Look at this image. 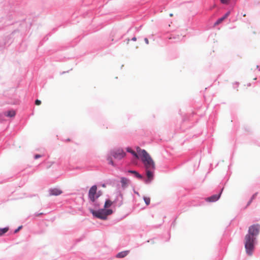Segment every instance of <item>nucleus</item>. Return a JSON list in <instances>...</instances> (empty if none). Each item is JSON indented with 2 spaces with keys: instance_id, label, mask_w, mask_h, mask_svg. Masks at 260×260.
I'll list each match as a JSON object with an SVG mask.
<instances>
[{
  "instance_id": "f257e3e1",
  "label": "nucleus",
  "mask_w": 260,
  "mask_h": 260,
  "mask_svg": "<svg viewBox=\"0 0 260 260\" xmlns=\"http://www.w3.org/2000/svg\"><path fill=\"white\" fill-rule=\"evenodd\" d=\"M137 152L141 157V160L144 164L146 169H155V164L149 154L144 149L140 147L137 148Z\"/></svg>"
},
{
  "instance_id": "f03ea898",
  "label": "nucleus",
  "mask_w": 260,
  "mask_h": 260,
  "mask_svg": "<svg viewBox=\"0 0 260 260\" xmlns=\"http://www.w3.org/2000/svg\"><path fill=\"white\" fill-rule=\"evenodd\" d=\"M256 242L255 237H251L250 235H246L245 237V248L246 253L248 255H251L254 249V244Z\"/></svg>"
},
{
  "instance_id": "7ed1b4c3",
  "label": "nucleus",
  "mask_w": 260,
  "mask_h": 260,
  "mask_svg": "<svg viewBox=\"0 0 260 260\" xmlns=\"http://www.w3.org/2000/svg\"><path fill=\"white\" fill-rule=\"evenodd\" d=\"M90 211L94 217L103 220L107 219V216L113 213L112 210L105 208L100 209L98 211L90 209Z\"/></svg>"
},
{
  "instance_id": "20e7f679",
  "label": "nucleus",
  "mask_w": 260,
  "mask_h": 260,
  "mask_svg": "<svg viewBox=\"0 0 260 260\" xmlns=\"http://www.w3.org/2000/svg\"><path fill=\"white\" fill-rule=\"evenodd\" d=\"M102 194L101 191H97V186L94 185L92 186L88 191V198L90 201L95 203L96 200L100 197Z\"/></svg>"
},
{
  "instance_id": "39448f33",
  "label": "nucleus",
  "mask_w": 260,
  "mask_h": 260,
  "mask_svg": "<svg viewBox=\"0 0 260 260\" xmlns=\"http://www.w3.org/2000/svg\"><path fill=\"white\" fill-rule=\"evenodd\" d=\"M260 230V225L258 224H253L249 226L248 229V233L247 235H250L251 237H256L259 234Z\"/></svg>"
},
{
  "instance_id": "423d86ee",
  "label": "nucleus",
  "mask_w": 260,
  "mask_h": 260,
  "mask_svg": "<svg viewBox=\"0 0 260 260\" xmlns=\"http://www.w3.org/2000/svg\"><path fill=\"white\" fill-rule=\"evenodd\" d=\"M113 156L116 159H121L126 155L125 152L122 149H118L112 152Z\"/></svg>"
},
{
  "instance_id": "0eeeda50",
  "label": "nucleus",
  "mask_w": 260,
  "mask_h": 260,
  "mask_svg": "<svg viewBox=\"0 0 260 260\" xmlns=\"http://www.w3.org/2000/svg\"><path fill=\"white\" fill-rule=\"evenodd\" d=\"M152 171L153 170L152 169H146V176L147 177V179L146 180L147 183L151 182L153 178V173Z\"/></svg>"
},
{
  "instance_id": "6e6552de",
  "label": "nucleus",
  "mask_w": 260,
  "mask_h": 260,
  "mask_svg": "<svg viewBox=\"0 0 260 260\" xmlns=\"http://www.w3.org/2000/svg\"><path fill=\"white\" fill-rule=\"evenodd\" d=\"M221 193V192H220L218 194L213 195V196L207 198L206 201L208 202H215L219 199Z\"/></svg>"
},
{
  "instance_id": "1a4fd4ad",
  "label": "nucleus",
  "mask_w": 260,
  "mask_h": 260,
  "mask_svg": "<svg viewBox=\"0 0 260 260\" xmlns=\"http://www.w3.org/2000/svg\"><path fill=\"white\" fill-rule=\"evenodd\" d=\"M62 191L58 188H53L49 190L50 196H58L61 194Z\"/></svg>"
},
{
  "instance_id": "9d476101",
  "label": "nucleus",
  "mask_w": 260,
  "mask_h": 260,
  "mask_svg": "<svg viewBox=\"0 0 260 260\" xmlns=\"http://www.w3.org/2000/svg\"><path fill=\"white\" fill-rule=\"evenodd\" d=\"M129 250H125L118 253L116 256L117 258H123L126 256L128 253Z\"/></svg>"
},
{
  "instance_id": "9b49d317",
  "label": "nucleus",
  "mask_w": 260,
  "mask_h": 260,
  "mask_svg": "<svg viewBox=\"0 0 260 260\" xmlns=\"http://www.w3.org/2000/svg\"><path fill=\"white\" fill-rule=\"evenodd\" d=\"M5 115L8 117H13L16 115V112L14 110H10L6 112Z\"/></svg>"
},
{
  "instance_id": "f8f14e48",
  "label": "nucleus",
  "mask_w": 260,
  "mask_h": 260,
  "mask_svg": "<svg viewBox=\"0 0 260 260\" xmlns=\"http://www.w3.org/2000/svg\"><path fill=\"white\" fill-rule=\"evenodd\" d=\"M128 172L134 174L137 178L140 179H142L143 178V176L136 171L129 170Z\"/></svg>"
},
{
  "instance_id": "ddd939ff",
  "label": "nucleus",
  "mask_w": 260,
  "mask_h": 260,
  "mask_svg": "<svg viewBox=\"0 0 260 260\" xmlns=\"http://www.w3.org/2000/svg\"><path fill=\"white\" fill-rule=\"evenodd\" d=\"M113 204V202L110 200H107L104 204V208L107 209L108 208L111 207Z\"/></svg>"
},
{
  "instance_id": "4468645a",
  "label": "nucleus",
  "mask_w": 260,
  "mask_h": 260,
  "mask_svg": "<svg viewBox=\"0 0 260 260\" xmlns=\"http://www.w3.org/2000/svg\"><path fill=\"white\" fill-rule=\"evenodd\" d=\"M127 151L131 153L136 158H139V154L138 153H136L135 151H134V150H133L131 148H127Z\"/></svg>"
},
{
  "instance_id": "2eb2a0df",
  "label": "nucleus",
  "mask_w": 260,
  "mask_h": 260,
  "mask_svg": "<svg viewBox=\"0 0 260 260\" xmlns=\"http://www.w3.org/2000/svg\"><path fill=\"white\" fill-rule=\"evenodd\" d=\"M9 230L8 228H5L3 229H0V236L3 235L5 233L7 232Z\"/></svg>"
},
{
  "instance_id": "dca6fc26",
  "label": "nucleus",
  "mask_w": 260,
  "mask_h": 260,
  "mask_svg": "<svg viewBox=\"0 0 260 260\" xmlns=\"http://www.w3.org/2000/svg\"><path fill=\"white\" fill-rule=\"evenodd\" d=\"M225 19H226L225 18H224V16L222 17L221 18H219V19H218L216 22L215 23V25H218L220 23H221Z\"/></svg>"
},
{
  "instance_id": "f3484780",
  "label": "nucleus",
  "mask_w": 260,
  "mask_h": 260,
  "mask_svg": "<svg viewBox=\"0 0 260 260\" xmlns=\"http://www.w3.org/2000/svg\"><path fill=\"white\" fill-rule=\"evenodd\" d=\"M144 200L147 205H149L150 203V199L149 197H144Z\"/></svg>"
},
{
  "instance_id": "a211bd4d",
  "label": "nucleus",
  "mask_w": 260,
  "mask_h": 260,
  "mask_svg": "<svg viewBox=\"0 0 260 260\" xmlns=\"http://www.w3.org/2000/svg\"><path fill=\"white\" fill-rule=\"evenodd\" d=\"M127 182H128V180L125 178L123 177L121 179V182L122 183V184L123 185L126 184L127 183Z\"/></svg>"
},
{
  "instance_id": "6ab92c4d",
  "label": "nucleus",
  "mask_w": 260,
  "mask_h": 260,
  "mask_svg": "<svg viewBox=\"0 0 260 260\" xmlns=\"http://www.w3.org/2000/svg\"><path fill=\"white\" fill-rule=\"evenodd\" d=\"M35 104L37 106H39L41 104V101L39 100H37L35 101Z\"/></svg>"
},
{
  "instance_id": "aec40b11",
  "label": "nucleus",
  "mask_w": 260,
  "mask_h": 260,
  "mask_svg": "<svg viewBox=\"0 0 260 260\" xmlns=\"http://www.w3.org/2000/svg\"><path fill=\"white\" fill-rule=\"evenodd\" d=\"M22 228V226L21 225V226H19L15 231H14V233H17L20 229H21Z\"/></svg>"
},
{
  "instance_id": "412c9836",
  "label": "nucleus",
  "mask_w": 260,
  "mask_h": 260,
  "mask_svg": "<svg viewBox=\"0 0 260 260\" xmlns=\"http://www.w3.org/2000/svg\"><path fill=\"white\" fill-rule=\"evenodd\" d=\"M108 160L109 161V164H111L112 165H114V163L113 160H112V158L111 157L108 158Z\"/></svg>"
},
{
  "instance_id": "4be33fe9",
  "label": "nucleus",
  "mask_w": 260,
  "mask_h": 260,
  "mask_svg": "<svg viewBox=\"0 0 260 260\" xmlns=\"http://www.w3.org/2000/svg\"><path fill=\"white\" fill-rule=\"evenodd\" d=\"M256 195H257V193H255V194H254L252 196V198L251 199V200L249 202V203L252 201V200H253L256 197Z\"/></svg>"
},
{
  "instance_id": "5701e85b",
  "label": "nucleus",
  "mask_w": 260,
  "mask_h": 260,
  "mask_svg": "<svg viewBox=\"0 0 260 260\" xmlns=\"http://www.w3.org/2000/svg\"><path fill=\"white\" fill-rule=\"evenodd\" d=\"M222 4H228L229 0H220Z\"/></svg>"
},
{
  "instance_id": "b1692460",
  "label": "nucleus",
  "mask_w": 260,
  "mask_h": 260,
  "mask_svg": "<svg viewBox=\"0 0 260 260\" xmlns=\"http://www.w3.org/2000/svg\"><path fill=\"white\" fill-rule=\"evenodd\" d=\"M42 156L40 154H36L34 156L35 159H38L40 158Z\"/></svg>"
},
{
  "instance_id": "393cba45",
  "label": "nucleus",
  "mask_w": 260,
  "mask_h": 260,
  "mask_svg": "<svg viewBox=\"0 0 260 260\" xmlns=\"http://www.w3.org/2000/svg\"><path fill=\"white\" fill-rule=\"evenodd\" d=\"M230 14V12H228L223 16L224 18H226Z\"/></svg>"
},
{
  "instance_id": "a878e982",
  "label": "nucleus",
  "mask_w": 260,
  "mask_h": 260,
  "mask_svg": "<svg viewBox=\"0 0 260 260\" xmlns=\"http://www.w3.org/2000/svg\"><path fill=\"white\" fill-rule=\"evenodd\" d=\"M144 41L146 43V44H149V40L147 38H145L144 39Z\"/></svg>"
},
{
  "instance_id": "bb28decb",
  "label": "nucleus",
  "mask_w": 260,
  "mask_h": 260,
  "mask_svg": "<svg viewBox=\"0 0 260 260\" xmlns=\"http://www.w3.org/2000/svg\"><path fill=\"white\" fill-rule=\"evenodd\" d=\"M66 142H69L71 141V139L70 138H68L64 140Z\"/></svg>"
},
{
  "instance_id": "cd10ccee",
  "label": "nucleus",
  "mask_w": 260,
  "mask_h": 260,
  "mask_svg": "<svg viewBox=\"0 0 260 260\" xmlns=\"http://www.w3.org/2000/svg\"><path fill=\"white\" fill-rule=\"evenodd\" d=\"M94 205H95V207H97V208H98V207H100V205L99 204H96V203H95V204H94Z\"/></svg>"
},
{
  "instance_id": "c85d7f7f",
  "label": "nucleus",
  "mask_w": 260,
  "mask_h": 260,
  "mask_svg": "<svg viewBox=\"0 0 260 260\" xmlns=\"http://www.w3.org/2000/svg\"><path fill=\"white\" fill-rule=\"evenodd\" d=\"M132 40L134 41H136L137 40V38L136 37H134L132 38Z\"/></svg>"
},
{
  "instance_id": "c756f323",
  "label": "nucleus",
  "mask_w": 260,
  "mask_h": 260,
  "mask_svg": "<svg viewBox=\"0 0 260 260\" xmlns=\"http://www.w3.org/2000/svg\"><path fill=\"white\" fill-rule=\"evenodd\" d=\"M169 15H170V17H173V14L172 13L170 14Z\"/></svg>"
},
{
  "instance_id": "7c9ffc66",
  "label": "nucleus",
  "mask_w": 260,
  "mask_h": 260,
  "mask_svg": "<svg viewBox=\"0 0 260 260\" xmlns=\"http://www.w3.org/2000/svg\"><path fill=\"white\" fill-rule=\"evenodd\" d=\"M129 41H130L129 39H127V44H128Z\"/></svg>"
},
{
  "instance_id": "2f4dec72",
  "label": "nucleus",
  "mask_w": 260,
  "mask_h": 260,
  "mask_svg": "<svg viewBox=\"0 0 260 260\" xmlns=\"http://www.w3.org/2000/svg\"><path fill=\"white\" fill-rule=\"evenodd\" d=\"M246 14H243V17H246Z\"/></svg>"
},
{
  "instance_id": "473e14b6",
  "label": "nucleus",
  "mask_w": 260,
  "mask_h": 260,
  "mask_svg": "<svg viewBox=\"0 0 260 260\" xmlns=\"http://www.w3.org/2000/svg\"><path fill=\"white\" fill-rule=\"evenodd\" d=\"M41 214H42V213H41L40 214L37 215L36 216H38L39 215H41Z\"/></svg>"
},
{
  "instance_id": "72a5a7b5",
  "label": "nucleus",
  "mask_w": 260,
  "mask_h": 260,
  "mask_svg": "<svg viewBox=\"0 0 260 260\" xmlns=\"http://www.w3.org/2000/svg\"><path fill=\"white\" fill-rule=\"evenodd\" d=\"M103 187H105V184H103Z\"/></svg>"
}]
</instances>
